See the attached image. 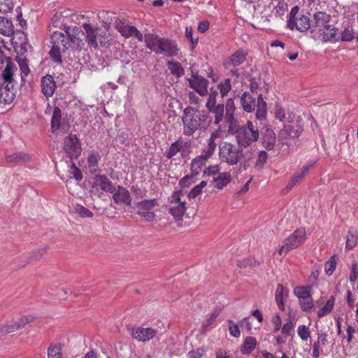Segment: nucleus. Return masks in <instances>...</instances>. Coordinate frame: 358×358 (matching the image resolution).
I'll use <instances>...</instances> for the list:
<instances>
[{
  "label": "nucleus",
  "instance_id": "nucleus-54",
  "mask_svg": "<svg viewBox=\"0 0 358 358\" xmlns=\"http://www.w3.org/2000/svg\"><path fill=\"white\" fill-rule=\"evenodd\" d=\"M268 155L266 152L262 150L259 152L258 158L256 162V166L262 167L267 161Z\"/></svg>",
  "mask_w": 358,
  "mask_h": 358
},
{
  "label": "nucleus",
  "instance_id": "nucleus-11",
  "mask_svg": "<svg viewBox=\"0 0 358 358\" xmlns=\"http://www.w3.org/2000/svg\"><path fill=\"white\" fill-rule=\"evenodd\" d=\"M313 37L324 42H336L340 40V35L337 33V29L329 24L324 28H320L319 31L314 34Z\"/></svg>",
  "mask_w": 358,
  "mask_h": 358
},
{
  "label": "nucleus",
  "instance_id": "nucleus-32",
  "mask_svg": "<svg viewBox=\"0 0 358 358\" xmlns=\"http://www.w3.org/2000/svg\"><path fill=\"white\" fill-rule=\"evenodd\" d=\"M225 110L226 113L224 115V120L227 123L232 124L233 121L234 120L235 111V103L234 99L230 98L227 100Z\"/></svg>",
  "mask_w": 358,
  "mask_h": 358
},
{
  "label": "nucleus",
  "instance_id": "nucleus-13",
  "mask_svg": "<svg viewBox=\"0 0 358 358\" xmlns=\"http://www.w3.org/2000/svg\"><path fill=\"white\" fill-rule=\"evenodd\" d=\"M157 334V331L150 327H134L131 329L132 337L140 342H147L153 338Z\"/></svg>",
  "mask_w": 358,
  "mask_h": 358
},
{
  "label": "nucleus",
  "instance_id": "nucleus-27",
  "mask_svg": "<svg viewBox=\"0 0 358 358\" xmlns=\"http://www.w3.org/2000/svg\"><path fill=\"white\" fill-rule=\"evenodd\" d=\"M276 143L275 132L271 129H266L263 134V145L268 150H272Z\"/></svg>",
  "mask_w": 358,
  "mask_h": 358
},
{
  "label": "nucleus",
  "instance_id": "nucleus-15",
  "mask_svg": "<svg viewBox=\"0 0 358 358\" xmlns=\"http://www.w3.org/2000/svg\"><path fill=\"white\" fill-rule=\"evenodd\" d=\"M246 56V52L238 50L223 62V66L226 69L238 66L245 62Z\"/></svg>",
  "mask_w": 358,
  "mask_h": 358
},
{
  "label": "nucleus",
  "instance_id": "nucleus-60",
  "mask_svg": "<svg viewBox=\"0 0 358 358\" xmlns=\"http://www.w3.org/2000/svg\"><path fill=\"white\" fill-rule=\"evenodd\" d=\"M357 279H358V266L356 264H354L350 275V281L355 283Z\"/></svg>",
  "mask_w": 358,
  "mask_h": 358
},
{
  "label": "nucleus",
  "instance_id": "nucleus-48",
  "mask_svg": "<svg viewBox=\"0 0 358 358\" xmlns=\"http://www.w3.org/2000/svg\"><path fill=\"white\" fill-rule=\"evenodd\" d=\"M336 257L335 255H333L330 257V259L325 263L324 265V271L327 275H332L333 272L336 268Z\"/></svg>",
  "mask_w": 358,
  "mask_h": 358
},
{
  "label": "nucleus",
  "instance_id": "nucleus-57",
  "mask_svg": "<svg viewBox=\"0 0 358 358\" xmlns=\"http://www.w3.org/2000/svg\"><path fill=\"white\" fill-rule=\"evenodd\" d=\"M34 318L32 316H23L19 320H16L18 327L20 328L24 327L27 324L31 323L33 322Z\"/></svg>",
  "mask_w": 358,
  "mask_h": 358
},
{
  "label": "nucleus",
  "instance_id": "nucleus-33",
  "mask_svg": "<svg viewBox=\"0 0 358 358\" xmlns=\"http://www.w3.org/2000/svg\"><path fill=\"white\" fill-rule=\"evenodd\" d=\"M100 155L98 152H92L87 157L88 169L91 173H95L99 169Z\"/></svg>",
  "mask_w": 358,
  "mask_h": 358
},
{
  "label": "nucleus",
  "instance_id": "nucleus-37",
  "mask_svg": "<svg viewBox=\"0 0 358 358\" xmlns=\"http://www.w3.org/2000/svg\"><path fill=\"white\" fill-rule=\"evenodd\" d=\"M157 206V199H146L137 203L138 210L152 211Z\"/></svg>",
  "mask_w": 358,
  "mask_h": 358
},
{
  "label": "nucleus",
  "instance_id": "nucleus-36",
  "mask_svg": "<svg viewBox=\"0 0 358 358\" xmlns=\"http://www.w3.org/2000/svg\"><path fill=\"white\" fill-rule=\"evenodd\" d=\"M256 345V338L255 337L248 336L245 339L241 350L243 354H249L255 348Z\"/></svg>",
  "mask_w": 358,
  "mask_h": 358
},
{
  "label": "nucleus",
  "instance_id": "nucleus-22",
  "mask_svg": "<svg viewBox=\"0 0 358 358\" xmlns=\"http://www.w3.org/2000/svg\"><path fill=\"white\" fill-rule=\"evenodd\" d=\"M83 27L86 34V40L88 45L96 48L98 47L97 35L99 29L93 28L91 24L87 23H84Z\"/></svg>",
  "mask_w": 358,
  "mask_h": 358
},
{
  "label": "nucleus",
  "instance_id": "nucleus-23",
  "mask_svg": "<svg viewBox=\"0 0 358 358\" xmlns=\"http://www.w3.org/2000/svg\"><path fill=\"white\" fill-rule=\"evenodd\" d=\"M288 296L289 290L287 288H285L282 285H278L275 292V298L276 304L280 310H285L284 302L285 301L287 300Z\"/></svg>",
  "mask_w": 358,
  "mask_h": 358
},
{
  "label": "nucleus",
  "instance_id": "nucleus-40",
  "mask_svg": "<svg viewBox=\"0 0 358 358\" xmlns=\"http://www.w3.org/2000/svg\"><path fill=\"white\" fill-rule=\"evenodd\" d=\"M299 303L301 310L304 312H308L314 307L312 295L299 299Z\"/></svg>",
  "mask_w": 358,
  "mask_h": 358
},
{
  "label": "nucleus",
  "instance_id": "nucleus-56",
  "mask_svg": "<svg viewBox=\"0 0 358 358\" xmlns=\"http://www.w3.org/2000/svg\"><path fill=\"white\" fill-rule=\"evenodd\" d=\"M220 166L216 164V165H213V166H208V168H206L203 173L205 175H207V176H215L216 174L218 175L219 171H220Z\"/></svg>",
  "mask_w": 358,
  "mask_h": 358
},
{
  "label": "nucleus",
  "instance_id": "nucleus-50",
  "mask_svg": "<svg viewBox=\"0 0 358 358\" xmlns=\"http://www.w3.org/2000/svg\"><path fill=\"white\" fill-rule=\"evenodd\" d=\"M74 211L82 217H92L93 216V213L89 209L81 205H76L74 207Z\"/></svg>",
  "mask_w": 358,
  "mask_h": 358
},
{
  "label": "nucleus",
  "instance_id": "nucleus-12",
  "mask_svg": "<svg viewBox=\"0 0 358 358\" xmlns=\"http://www.w3.org/2000/svg\"><path fill=\"white\" fill-rule=\"evenodd\" d=\"M189 85L199 95L203 96L208 94V80L201 76L193 75L192 78L187 79Z\"/></svg>",
  "mask_w": 358,
  "mask_h": 358
},
{
  "label": "nucleus",
  "instance_id": "nucleus-9",
  "mask_svg": "<svg viewBox=\"0 0 358 358\" xmlns=\"http://www.w3.org/2000/svg\"><path fill=\"white\" fill-rule=\"evenodd\" d=\"M64 150L71 159H76L81 153V144L76 135L69 134L64 138Z\"/></svg>",
  "mask_w": 358,
  "mask_h": 358
},
{
  "label": "nucleus",
  "instance_id": "nucleus-6",
  "mask_svg": "<svg viewBox=\"0 0 358 358\" xmlns=\"http://www.w3.org/2000/svg\"><path fill=\"white\" fill-rule=\"evenodd\" d=\"M306 232L303 228L296 229L289 237L285 239L279 249L280 255H285L289 251L298 248L306 240Z\"/></svg>",
  "mask_w": 358,
  "mask_h": 358
},
{
  "label": "nucleus",
  "instance_id": "nucleus-52",
  "mask_svg": "<svg viewBox=\"0 0 358 358\" xmlns=\"http://www.w3.org/2000/svg\"><path fill=\"white\" fill-rule=\"evenodd\" d=\"M48 358H62L61 348L57 345H50L48 350Z\"/></svg>",
  "mask_w": 358,
  "mask_h": 358
},
{
  "label": "nucleus",
  "instance_id": "nucleus-30",
  "mask_svg": "<svg viewBox=\"0 0 358 358\" xmlns=\"http://www.w3.org/2000/svg\"><path fill=\"white\" fill-rule=\"evenodd\" d=\"M185 142L181 138L178 139L166 150L165 152V156L168 159H172L180 151H181L182 148L185 146Z\"/></svg>",
  "mask_w": 358,
  "mask_h": 358
},
{
  "label": "nucleus",
  "instance_id": "nucleus-55",
  "mask_svg": "<svg viewBox=\"0 0 358 358\" xmlns=\"http://www.w3.org/2000/svg\"><path fill=\"white\" fill-rule=\"evenodd\" d=\"M137 213L147 222L153 220L155 217V214L152 211L138 210Z\"/></svg>",
  "mask_w": 358,
  "mask_h": 358
},
{
  "label": "nucleus",
  "instance_id": "nucleus-44",
  "mask_svg": "<svg viewBox=\"0 0 358 358\" xmlns=\"http://www.w3.org/2000/svg\"><path fill=\"white\" fill-rule=\"evenodd\" d=\"M217 87L220 90V92L221 94L222 97H224L225 96L227 95V94L231 89L230 79H224L222 82L219 83Z\"/></svg>",
  "mask_w": 358,
  "mask_h": 358
},
{
  "label": "nucleus",
  "instance_id": "nucleus-42",
  "mask_svg": "<svg viewBox=\"0 0 358 358\" xmlns=\"http://www.w3.org/2000/svg\"><path fill=\"white\" fill-rule=\"evenodd\" d=\"M17 63L20 66V69L21 71V79L22 82L24 81V76H27L29 73V67L27 63V59L24 58H19L17 59Z\"/></svg>",
  "mask_w": 358,
  "mask_h": 358
},
{
  "label": "nucleus",
  "instance_id": "nucleus-58",
  "mask_svg": "<svg viewBox=\"0 0 358 358\" xmlns=\"http://www.w3.org/2000/svg\"><path fill=\"white\" fill-rule=\"evenodd\" d=\"M356 237L352 234H349L346 241V248L348 250L352 249L356 245Z\"/></svg>",
  "mask_w": 358,
  "mask_h": 358
},
{
  "label": "nucleus",
  "instance_id": "nucleus-34",
  "mask_svg": "<svg viewBox=\"0 0 358 358\" xmlns=\"http://www.w3.org/2000/svg\"><path fill=\"white\" fill-rule=\"evenodd\" d=\"M208 111L215 115L214 123L218 124L224 118V106L222 103L214 106L208 108Z\"/></svg>",
  "mask_w": 358,
  "mask_h": 358
},
{
  "label": "nucleus",
  "instance_id": "nucleus-43",
  "mask_svg": "<svg viewBox=\"0 0 358 358\" xmlns=\"http://www.w3.org/2000/svg\"><path fill=\"white\" fill-rule=\"evenodd\" d=\"M294 294L299 299L311 295L309 287L298 286L294 289Z\"/></svg>",
  "mask_w": 358,
  "mask_h": 358
},
{
  "label": "nucleus",
  "instance_id": "nucleus-49",
  "mask_svg": "<svg viewBox=\"0 0 358 358\" xmlns=\"http://www.w3.org/2000/svg\"><path fill=\"white\" fill-rule=\"evenodd\" d=\"M218 92L216 89L210 88L208 93V98L206 106L207 108H210L216 105V97Z\"/></svg>",
  "mask_w": 358,
  "mask_h": 358
},
{
  "label": "nucleus",
  "instance_id": "nucleus-39",
  "mask_svg": "<svg viewBox=\"0 0 358 358\" xmlns=\"http://www.w3.org/2000/svg\"><path fill=\"white\" fill-rule=\"evenodd\" d=\"M167 65L171 74L178 78L181 77L185 73L184 69L179 62L171 61L167 63Z\"/></svg>",
  "mask_w": 358,
  "mask_h": 358
},
{
  "label": "nucleus",
  "instance_id": "nucleus-35",
  "mask_svg": "<svg viewBox=\"0 0 358 358\" xmlns=\"http://www.w3.org/2000/svg\"><path fill=\"white\" fill-rule=\"evenodd\" d=\"M335 303V297L331 296L323 307L317 310V315L319 317H322L329 314L332 310Z\"/></svg>",
  "mask_w": 358,
  "mask_h": 358
},
{
  "label": "nucleus",
  "instance_id": "nucleus-29",
  "mask_svg": "<svg viewBox=\"0 0 358 358\" xmlns=\"http://www.w3.org/2000/svg\"><path fill=\"white\" fill-rule=\"evenodd\" d=\"M14 33V27L12 21L5 17H0V34L10 36Z\"/></svg>",
  "mask_w": 358,
  "mask_h": 358
},
{
  "label": "nucleus",
  "instance_id": "nucleus-38",
  "mask_svg": "<svg viewBox=\"0 0 358 358\" xmlns=\"http://www.w3.org/2000/svg\"><path fill=\"white\" fill-rule=\"evenodd\" d=\"M61 119V110L56 107L54 109L51 121V129L52 132H55L59 128Z\"/></svg>",
  "mask_w": 358,
  "mask_h": 358
},
{
  "label": "nucleus",
  "instance_id": "nucleus-21",
  "mask_svg": "<svg viewBox=\"0 0 358 358\" xmlns=\"http://www.w3.org/2000/svg\"><path fill=\"white\" fill-rule=\"evenodd\" d=\"M207 161L208 159L201 155L194 158L192 161L191 164L192 175L184 177L182 180V182H185L186 180L192 179L193 177L199 175L202 167L206 165Z\"/></svg>",
  "mask_w": 358,
  "mask_h": 358
},
{
  "label": "nucleus",
  "instance_id": "nucleus-4",
  "mask_svg": "<svg viewBox=\"0 0 358 358\" xmlns=\"http://www.w3.org/2000/svg\"><path fill=\"white\" fill-rule=\"evenodd\" d=\"M145 43L150 50L157 54H162L167 57L176 56L178 54V49L174 42L156 35H145Z\"/></svg>",
  "mask_w": 358,
  "mask_h": 358
},
{
  "label": "nucleus",
  "instance_id": "nucleus-24",
  "mask_svg": "<svg viewBox=\"0 0 358 358\" xmlns=\"http://www.w3.org/2000/svg\"><path fill=\"white\" fill-rule=\"evenodd\" d=\"M64 30L67 35L66 40H68V42L70 41L71 43L78 46L80 43L82 41L80 39V36L83 33L82 30L75 26L66 27Z\"/></svg>",
  "mask_w": 358,
  "mask_h": 358
},
{
  "label": "nucleus",
  "instance_id": "nucleus-62",
  "mask_svg": "<svg viewBox=\"0 0 358 358\" xmlns=\"http://www.w3.org/2000/svg\"><path fill=\"white\" fill-rule=\"evenodd\" d=\"M257 109L264 110L267 111V106L266 101L264 100L262 94L260 93L257 97Z\"/></svg>",
  "mask_w": 358,
  "mask_h": 358
},
{
  "label": "nucleus",
  "instance_id": "nucleus-61",
  "mask_svg": "<svg viewBox=\"0 0 358 358\" xmlns=\"http://www.w3.org/2000/svg\"><path fill=\"white\" fill-rule=\"evenodd\" d=\"M272 323L274 325L273 332H277L280 330L282 324L281 317L279 315H275L272 319Z\"/></svg>",
  "mask_w": 358,
  "mask_h": 358
},
{
  "label": "nucleus",
  "instance_id": "nucleus-59",
  "mask_svg": "<svg viewBox=\"0 0 358 358\" xmlns=\"http://www.w3.org/2000/svg\"><path fill=\"white\" fill-rule=\"evenodd\" d=\"M63 18V15L62 12H57L51 20V23L53 27H57L62 22V19Z\"/></svg>",
  "mask_w": 358,
  "mask_h": 358
},
{
  "label": "nucleus",
  "instance_id": "nucleus-51",
  "mask_svg": "<svg viewBox=\"0 0 358 358\" xmlns=\"http://www.w3.org/2000/svg\"><path fill=\"white\" fill-rule=\"evenodd\" d=\"M13 0H0V12L8 13L13 10Z\"/></svg>",
  "mask_w": 358,
  "mask_h": 358
},
{
  "label": "nucleus",
  "instance_id": "nucleus-63",
  "mask_svg": "<svg viewBox=\"0 0 358 358\" xmlns=\"http://www.w3.org/2000/svg\"><path fill=\"white\" fill-rule=\"evenodd\" d=\"M294 327V324L289 321L285 323L282 327V333L286 335H289Z\"/></svg>",
  "mask_w": 358,
  "mask_h": 358
},
{
  "label": "nucleus",
  "instance_id": "nucleus-64",
  "mask_svg": "<svg viewBox=\"0 0 358 358\" xmlns=\"http://www.w3.org/2000/svg\"><path fill=\"white\" fill-rule=\"evenodd\" d=\"M215 149L208 145H206L203 150L201 155L205 157L206 159H210L214 154Z\"/></svg>",
  "mask_w": 358,
  "mask_h": 358
},
{
  "label": "nucleus",
  "instance_id": "nucleus-26",
  "mask_svg": "<svg viewBox=\"0 0 358 358\" xmlns=\"http://www.w3.org/2000/svg\"><path fill=\"white\" fill-rule=\"evenodd\" d=\"M240 99L243 109L245 112L250 113L255 110L256 106L255 99L248 92H243Z\"/></svg>",
  "mask_w": 358,
  "mask_h": 358
},
{
  "label": "nucleus",
  "instance_id": "nucleus-14",
  "mask_svg": "<svg viewBox=\"0 0 358 358\" xmlns=\"http://www.w3.org/2000/svg\"><path fill=\"white\" fill-rule=\"evenodd\" d=\"M15 85L1 84L0 85V103L4 105L10 104L16 96Z\"/></svg>",
  "mask_w": 358,
  "mask_h": 358
},
{
  "label": "nucleus",
  "instance_id": "nucleus-20",
  "mask_svg": "<svg viewBox=\"0 0 358 358\" xmlns=\"http://www.w3.org/2000/svg\"><path fill=\"white\" fill-rule=\"evenodd\" d=\"M17 71V68L15 64L10 62H6V65L1 73L3 79L2 84L15 85L16 81L15 80L14 76Z\"/></svg>",
  "mask_w": 358,
  "mask_h": 358
},
{
  "label": "nucleus",
  "instance_id": "nucleus-19",
  "mask_svg": "<svg viewBox=\"0 0 358 358\" xmlns=\"http://www.w3.org/2000/svg\"><path fill=\"white\" fill-rule=\"evenodd\" d=\"M41 87L42 93L46 97H51L56 90V83L53 77L50 75H45L41 78Z\"/></svg>",
  "mask_w": 358,
  "mask_h": 358
},
{
  "label": "nucleus",
  "instance_id": "nucleus-45",
  "mask_svg": "<svg viewBox=\"0 0 358 358\" xmlns=\"http://www.w3.org/2000/svg\"><path fill=\"white\" fill-rule=\"evenodd\" d=\"M206 185L207 182L206 181H201L199 185L194 186L188 193V198L190 199L196 198L201 193L202 189Z\"/></svg>",
  "mask_w": 358,
  "mask_h": 358
},
{
  "label": "nucleus",
  "instance_id": "nucleus-28",
  "mask_svg": "<svg viewBox=\"0 0 358 358\" xmlns=\"http://www.w3.org/2000/svg\"><path fill=\"white\" fill-rule=\"evenodd\" d=\"M231 174L228 172L218 173L217 177L213 178V185L217 189H222L231 182Z\"/></svg>",
  "mask_w": 358,
  "mask_h": 358
},
{
  "label": "nucleus",
  "instance_id": "nucleus-41",
  "mask_svg": "<svg viewBox=\"0 0 358 358\" xmlns=\"http://www.w3.org/2000/svg\"><path fill=\"white\" fill-rule=\"evenodd\" d=\"M20 329L16 321H13L10 324L3 325L0 327V337L5 336L8 333L13 332Z\"/></svg>",
  "mask_w": 358,
  "mask_h": 358
},
{
  "label": "nucleus",
  "instance_id": "nucleus-53",
  "mask_svg": "<svg viewBox=\"0 0 358 358\" xmlns=\"http://www.w3.org/2000/svg\"><path fill=\"white\" fill-rule=\"evenodd\" d=\"M228 323H229V331L230 334L234 337L238 338L241 335V332H240L238 326L231 320H228Z\"/></svg>",
  "mask_w": 358,
  "mask_h": 358
},
{
  "label": "nucleus",
  "instance_id": "nucleus-46",
  "mask_svg": "<svg viewBox=\"0 0 358 358\" xmlns=\"http://www.w3.org/2000/svg\"><path fill=\"white\" fill-rule=\"evenodd\" d=\"M297 334L303 341H306L310 337V331L308 327L301 324L298 327Z\"/></svg>",
  "mask_w": 358,
  "mask_h": 358
},
{
  "label": "nucleus",
  "instance_id": "nucleus-16",
  "mask_svg": "<svg viewBox=\"0 0 358 358\" xmlns=\"http://www.w3.org/2000/svg\"><path fill=\"white\" fill-rule=\"evenodd\" d=\"M330 15L324 12H317L313 15L311 22V33L314 35L319 31L320 28H324L329 24Z\"/></svg>",
  "mask_w": 358,
  "mask_h": 358
},
{
  "label": "nucleus",
  "instance_id": "nucleus-31",
  "mask_svg": "<svg viewBox=\"0 0 358 358\" xmlns=\"http://www.w3.org/2000/svg\"><path fill=\"white\" fill-rule=\"evenodd\" d=\"M30 159L29 155L24 152H18L6 156V161L9 164L25 162Z\"/></svg>",
  "mask_w": 358,
  "mask_h": 358
},
{
  "label": "nucleus",
  "instance_id": "nucleus-2",
  "mask_svg": "<svg viewBox=\"0 0 358 358\" xmlns=\"http://www.w3.org/2000/svg\"><path fill=\"white\" fill-rule=\"evenodd\" d=\"M206 115L201 114L198 109L188 106L182 110V122L183 126V135L194 136L198 131L205 127L204 121Z\"/></svg>",
  "mask_w": 358,
  "mask_h": 358
},
{
  "label": "nucleus",
  "instance_id": "nucleus-5",
  "mask_svg": "<svg viewBox=\"0 0 358 358\" xmlns=\"http://www.w3.org/2000/svg\"><path fill=\"white\" fill-rule=\"evenodd\" d=\"M51 43L52 47L50 51V56L55 62L61 64L62 53L68 49V40L63 33L55 31L51 36Z\"/></svg>",
  "mask_w": 358,
  "mask_h": 358
},
{
  "label": "nucleus",
  "instance_id": "nucleus-18",
  "mask_svg": "<svg viewBox=\"0 0 358 358\" xmlns=\"http://www.w3.org/2000/svg\"><path fill=\"white\" fill-rule=\"evenodd\" d=\"M93 184L94 187H99L107 193H113L115 190L113 183L105 175H96L94 177Z\"/></svg>",
  "mask_w": 358,
  "mask_h": 358
},
{
  "label": "nucleus",
  "instance_id": "nucleus-1",
  "mask_svg": "<svg viewBox=\"0 0 358 358\" xmlns=\"http://www.w3.org/2000/svg\"><path fill=\"white\" fill-rule=\"evenodd\" d=\"M219 158L229 166L236 165L241 162L246 166L253 158V152L251 148L244 150L238 145L223 141L219 145Z\"/></svg>",
  "mask_w": 358,
  "mask_h": 358
},
{
  "label": "nucleus",
  "instance_id": "nucleus-47",
  "mask_svg": "<svg viewBox=\"0 0 358 358\" xmlns=\"http://www.w3.org/2000/svg\"><path fill=\"white\" fill-rule=\"evenodd\" d=\"M340 35V40L343 41H351L355 35L351 27L348 26L343 29Z\"/></svg>",
  "mask_w": 358,
  "mask_h": 358
},
{
  "label": "nucleus",
  "instance_id": "nucleus-3",
  "mask_svg": "<svg viewBox=\"0 0 358 358\" xmlns=\"http://www.w3.org/2000/svg\"><path fill=\"white\" fill-rule=\"evenodd\" d=\"M229 130L234 132L230 127ZM236 142L240 147L246 148L259 138V131L258 127L251 121H248L245 124L238 125L234 131Z\"/></svg>",
  "mask_w": 358,
  "mask_h": 358
},
{
  "label": "nucleus",
  "instance_id": "nucleus-7",
  "mask_svg": "<svg viewBox=\"0 0 358 358\" xmlns=\"http://www.w3.org/2000/svg\"><path fill=\"white\" fill-rule=\"evenodd\" d=\"M298 12V6L292 8L287 20V27L292 30L295 29L301 32L306 31L309 29H311V22L309 17L304 15H299Z\"/></svg>",
  "mask_w": 358,
  "mask_h": 358
},
{
  "label": "nucleus",
  "instance_id": "nucleus-8",
  "mask_svg": "<svg viewBox=\"0 0 358 358\" xmlns=\"http://www.w3.org/2000/svg\"><path fill=\"white\" fill-rule=\"evenodd\" d=\"M180 191L175 192L170 198L169 212L176 219H180L186 211V202L182 200Z\"/></svg>",
  "mask_w": 358,
  "mask_h": 358
},
{
  "label": "nucleus",
  "instance_id": "nucleus-17",
  "mask_svg": "<svg viewBox=\"0 0 358 358\" xmlns=\"http://www.w3.org/2000/svg\"><path fill=\"white\" fill-rule=\"evenodd\" d=\"M113 194V199L117 204H124L127 206H131L132 201L131 196L126 188L118 185L115 187V190Z\"/></svg>",
  "mask_w": 358,
  "mask_h": 358
},
{
  "label": "nucleus",
  "instance_id": "nucleus-25",
  "mask_svg": "<svg viewBox=\"0 0 358 358\" xmlns=\"http://www.w3.org/2000/svg\"><path fill=\"white\" fill-rule=\"evenodd\" d=\"M313 166V164L304 165L300 170H299L292 177L290 180L289 181L287 187L288 189L292 188L294 186L300 182L303 177L308 174L309 170Z\"/></svg>",
  "mask_w": 358,
  "mask_h": 358
},
{
  "label": "nucleus",
  "instance_id": "nucleus-10",
  "mask_svg": "<svg viewBox=\"0 0 358 358\" xmlns=\"http://www.w3.org/2000/svg\"><path fill=\"white\" fill-rule=\"evenodd\" d=\"M116 28L121 35L125 38L134 37L141 42H142L143 39L145 40V37H143V34L140 32V31L135 27L129 25L125 22L120 21L117 24Z\"/></svg>",
  "mask_w": 358,
  "mask_h": 358
}]
</instances>
